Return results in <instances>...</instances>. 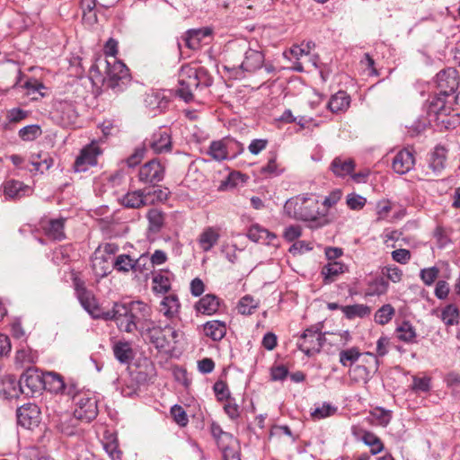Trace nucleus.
Segmentation results:
<instances>
[{
    "instance_id": "f257e3e1",
    "label": "nucleus",
    "mask_w": 460,
    "mask_h": 460,
    "mask_svg": "<svg viewBox=\"0 0 460 460\" xmlns=\"http://www.w3.org/2000/svg\"><path fill=\"white\" fill-rule=\"evenodd\" d=\"M149 310V307L140 301L133 302L129 306L116 303L111 310L106 311L104 319L113 320L121 332L131 333L136 330L140 331V327L145 325V321L141 322V318L146 320Z\"/></svg>"
},
{
    "instance_id": "f03ea898",
    "label": "nucleus",
    "mask_w": 460,
    "mask_h": 460,
    "mask_svg": "<svg viewBox=\"0 0 460 460\" xmlns=\"http://www.w3.org/2000/svg\"><path fill=\"white\" fill-rule=\"evenodd\" d=\"M229 58L235 61L234 67L238 66L243 71L254 72L262 67L265 60L262 47L258 41L238 40L228 44Z\"/></svg>"
},
{
    "instance_id": "7ed1b4c3",
    "label": "nucleus",
    "mask_w": 460,
    "mask_h": 460,
    "mask_svg": "<svg viewBox=\"0 0 460 460\" xmlns=\"http://www.w3.org/2000/svg\"><path fill=\"white\" fill-rule=\"evenodd\" d=\"M177 94L189 102L193 99V91L199 87L211 85L212 78L204 67L185 65L179 72Z\"/></svg>"
},
{
    "instance_id": "20e7f679",
    "label": "nucleus",
    "mask_w": 460,
    "mask_h": 460,
    "mask_svg": "<svg viewBox=\"0 0 460 460\" xmlns=\"http://www.w3.org/2000/svg\"><path fill=\"white\" fill-rule=\"evenodd\" d=\"M177 324L168 323L164 326L156 325L152 321L145 320V325L140 327L141 334L158 349H170L179 341L181 332Z\"/></svg>"
},
{
    "instance_id": "39448f33",
    "label": "nucleus",
    "mask_w": 460,
    "mask_h": 460,
    "mask_svg": "<svg viewBox=\"0 0 460 460\" xmlns=\"http://www.w3.org/2000/svg\"><path fill=\"white\" fill-rule=\"evenodd\" d=\"M284 214L298 221H315L319 216V201L312 194H301L288 199L284 204Z\"/></svg>"
},
{
    "instance_id": "423d86ee",
    "label": "nucleus",
    "mask_w": 460,
    "mask_h": 460,
    "mask_svg": "<svg viewBox=\"0 0 460 460\" xmlns=\"http://www.w3.org/2000/svg\"><path fill=\"white\" fill-rule=\"evenodd\" d=\"M450 100H443L439 96H434L429 101L428 115L429 122H435L440 128H455L459 121L458 114L450 117L453 105Z\"/></svg>"
},
{
    "instance_id": "0eeeda50",
    "label": "nucleus",
    "mask_w": 460,
    "mask_h": 460,
    "mask_svg": "<svg viewBox=\"0 0 460 460\" xmlns=\"http://www.w3.org/2000/svg\"><path fill=\"white\" fill-rule=\"evenodd\" d=\"M101 66H104L105 68L104 82L107 86L112 89L118 87L122 90L123 86L129 81L128 67L117 58L100 60L99 64L93 66V69L94 67L98 69Z\"/></svg>"
},
{
    "instance_id": "6e6552de",
    "label": "nucleus",
    "mask_w": 460,
    "mask_h": 460,
    "mask_svg": "<svg viewBox=\"0 0 460 460\" xmlns=\"http://www.w3.org/2000/svg\"><path fill=\"white\" fill-rule=\"evenodd\" d=\"M438 93L436 96L441 97L443 100H450L452 103H458V95L455 93L459 85L458 72L448 67L440 71L436 77Z\"/></svg>"
},
{
    "instance_id": "1a4fd4ad",
    "label": "nucleus",
    "mask_w": 460,
    "mask_h": 460,
    "mask_svg": "<svg viewBox=\"0 0 460 460\" xmlns=\"http://www.w3.org/2000/svg\"><path fill=\"white\" fill-rule=\"evenodd\" d=\"M74 417L82 421L90 422L98 414L97 401L90 393H77L74 395Z\"/></svg>"
},
{
    "instance_id": "9d476101",
    "label": "nucleus",
    "mask_w": 460,
    "mask_h": 460,
    "mask_svg": "<svg viewBox=\"0 0 460 460\" xmlns=\"http://www.w3.org/2000/svg\"><path fill=\"white\" fill-rule=\"evenodd\" d=\"M325 342L324 334L317 326H311L305 330L298 342L299 349L306 356L311 357L319 353Z\"/></svg>"
},
{
    "instance_id": "9b49d317",
    "label": "nucleus",
    "mask_w": 460,
    "mask_h": 460,
    "mask_svg": "<svg viewBox=\"0 0 460 460\" xmlns=\"http://www.w3.org/2000/svg\"><path fill=\"white\" fill-rule=\"evenodd\" d=\"M243 151V146L233 139H225L213 141L210 144L208 154L217 161H222L228 158H234L237 154Z\"/></svg>"
},
{
    "instance_id": "f8f14e48",
    "label": "nucleus",
    "mask_w": 460,
    "mask_h": 460,
    "mask_svg": "<svg viewBox=\"0 0 460 460\" xmlns=\"http://www.w3.org/2000/svg\"><path fill=\"white\" fill-rule=\"evenodd\" d=\"M22 394L27 396L44 390V374L40 372L37 368L28 367L20 377Z\"/></svg>"
},
{
    "instance_id": "ddd939ff",
    "label": "nucleus",
    "mask_w": 460,
    "mask_h": 460,
    "mask_svg": "<svg viewBox=\"0 0 460 460\" xmlns=\"http://www.w3.org/2000/svg\"><path fill=\"white\" fill-rule=\"evenodd\" d=\"M165 167L158 159H152L138 171V180L145 184L155 185L164 178Z\"/></svg>"
},
{
    "instance_id": "4468645a",
    "label": "nucleus",
    "mask_w": 460,
    "mask_h": 460,
    "mask_svg": "<svg viewBox=\"0 0 460 460\" xmlns=\"http://www.w3.org/2000/svg\"><path fill=\"white\" fill-rule=\"evenodd\" d=\"M101 154L100 147L94 142L86 146L81 150L76 157L74 168L75 172H85L90 166L97 164V156Z\"/></svg>"
},
{
    "instance_id": "2eb2a0df",
    "label": "nucleus",
    "mask_w": 460,
    "mask_h": 460,
    "mask_svg": "<svg viewBox=\"0 0 460 460\" xmlns=\"http://www.w3.org/2000/svg\"><path fill=\"white\" fill-rule=\"evenodd\" d=\"M146 145L150 147L154 153L162 154L172 151V136L169 128H159L155 131Z\"/></svg>"
},
{
    "instance_id": "dca6fc26",
    "label": "nucleus",
    "mask_w": 460,
    "mask_h": 460,
    "mask_svg": "<svg viewBox=\"0 0 460 460\" xmlns=\"http://www.w3.org/2000/svg\"><path fill=\"white\" fill-rule=\"evenodd\" d=\"M17 421L25 429H33L40 421V408L34 403H27L17 410Z\"/></svg>"
},
{
    "instance_id": "f3484780",
    "label": "nucleus",
    "mask_w": 460,
    "mask_h": 460,
    "mask_svg": "<svg viewBox=\"0 0 460 460\" xmlns=\"http://www.w3.org/2000/svg\"><path fill=\"white\" fill-rule=\"evenodd\" d=\"M77 298L84 307V309L93 317V318H102L104 319V314L106 312L102 311L99 306L94 296L84 288H76Z\"/></svg>"
},
{
    "instance_id": "a211bd4d",
    "label": "nucleus",
    "mask_w": 460,
    "mask_h": 460,
    "mask_svg": "<svg viewBox=\"0 0 460 460\" xmlns=\"http://www.w3.org/2000/svg\"><path fill=\"white\" fill-rule=\"evenodd\" d=\"M181 304L176 295L165 296L160 302L159 312L171 321V323L177 324L180 321Z\"/></svg>"
},
{
    "instance_id": "6ab92c4d",
    "label": "nucleus",
    "mask_w": 460,
    "mask_h": 460,
    "mask_svg": "<svg viewBox=\"0 0 460 460\" xmlns=\"http://www.w3.org/2000/svg\"><path fill=\"white\" fill-rule=\"evenodd\" d=\"M121 204L129 208H139L155 203L154 199H149L146 189L128 191L120 199Z\"/></svg>"
},
{
    "instance_id": "aec40b11",
    "label": "nucleus",
    "mask_w": 460,
    "mask_h": 460,
    "mask_svg": "<svg viewBox=\"0 0 460 460\" xmlns=\"http://www.w3.org/2000/svg\"><path fill=\"white\" fill-rule=\"evenodd\" d=\"M66 218L59 217L55 219H42L40 221V227L44 234L53 240H63L65 235L64 226Z\"/></svg>"
},
{
    "instance_id": "412c9836",
    "label": "nucleus",
    "mask_w": 460,
    "mask_h": 460,
    "mask_svg": "<svg viewBox=\"0 0 460 460\" xmlns=\"http://www.w3.org/2000/svg\"><path fill=\"white\" fill-rule=\"evenodd\" d=\"M414 164L413 153L405 148L395 155L393 159L392 167L396 173L404 174L413 168Z\"/></svg>"
},
{
    "instance_id": "4be33fe9",
    "label": "nucleus",
    "mask_w": 460,
    "mask_h": 460,
    "mask_svg": "<svg viewBox=\"0 0 460 460\" xmlns=\"http://www.w3.org/2000/svg\"><path fill=\"white\" fill-rule=\"evenodd\" d=\"M447 149L444 146H438L435 147L432 152L429 163V169L431 170V174L433 176H438L441 173V172L446 167V160H447ZM426 176H430V173L427 172L425 173Z\"/></svg>"
},
{
    "instance_id": "5701e85b",
    "label": "nucleus",
    "mask_w": 460,
    "mask_h": 460,
    "mask_svg": "<svg viewBox=\"0 0 460 460\" xmlns=\"http://www.w3.org/2000/svg\"><path fill=\"white\" fill-rule=\"evenodd\" d=\"M22 394L21 382L13 376H5L0 381V394L6 399L16 398Z\"/></svg>"
},
{
    "instance_id": "b1692460",
    "label": "nucleus",
    "mask_w": 460,
    "mask_h": 460,
    "mask_svg": "<svg viewBox=\"0 0 460 460\" xmlns=\"http://www.w3.org/2000/svg\"><path fill=\"white\" fill-rule=\"evenodd\" d=\"M350 104V97L344 91H339L332 95L327 102V109L332 113L345 112Z\"/></svg>"
},
{
    "instance_id": "393cba45",
    "label": "nucleus",
    "mask_w": 460,
    "mask_h": 460,
    "mask_svg": "<svg viewBox=\"0 0 460 460\" xmlns=\"http://www.w3.org/2000/svg\"><path fill=\"white\" fill-rule=\"evenodd\" d=\"M219 237L218 229L212 226L205 228L198 238L199 248L203 252L210 251L217 243Z\"/></svg>"
},
{
    "instance_id": "a878e982",
    "label": "nucleus",
    "mask_w": 460,
    "mask_h": 460,
    "mask_svg": "<svg viewBox=\"0 0 460 460\" xmlns=\"http://www.w3.org/2000/svg\"><path fill=\"white\" fill-rule=\"evenodd\" d=\"M210 34L211 30L208 28L192 29L189 30L181 40L187 48L196 49L199 47L200 41Z\"/></svg>"
},
{
    "instance_id": "bb28decb",
    "label": "nucleus",
    "mask_w": 460,
    "mask_h": 460,
    "mask_svg": "<svg viewBox=\"0 0 460 460\" xmlns=\"http://www.w3.org/2000/svg\"><path fill=\"white\" fill-rule=\"evenodd\" d=\"M4 194L7 199H20L27 194L30 190L29 186L22 181L9 180L3 185Z\"/></svg>"
},
{
    "instance_id": "cd10ccee",
    "label": "nucleus",
    "mask_w": 460,
    "mask_h": 460,
    "mask_svg": "<svg viewBox=\"0 0 460 460\" xmlns=\"http://www.w3.org/2000/svg\"><path fill=\"white\" fill-rule=\"evenodd\" d=\"M205 335L217 341L222 340L226 333V325L221 321H209L204 324Z\"/></svg>"
},
{
    "instance_id": "c85d7f7f",
    "label": "nucleus",
    "mask_w": 460,
    "mask_h": 460,
    "mask_svg": "<svg viewBox=\"0 0 460 460\" xmlns=\"http://www.w3.org/2000/svg\"><path fill=\"white\" fill-rule=\"evenodd\" d=\"M196 310L203 314H213L219 307V299L214 295H206L196 304Z\"/></svg>"
},
{
    "instance_id": "c756f323",
    "label": "nucleus",
    "mask_w": 460,
    "mask_h": 460,
    "mask_svg": "<svg viewBox=\"0 0 460 460\" xmlns=\"http://www.w3.org/2000/svg\"><path fill=\"white\" fill-rule=\"evenodd\" d=\"M355 168V164L351 159H342L336 157L331 164V170L338 177H345L351 174Z\"/></svg>"
},
{
    "instance_id": "7c9ffc66",
    "label": "nucleus",
    "mask_w": 460,
    "mask_h": 460,
    "mask_svg": "<svg viewBox=\"0 0 460 460\" xmlns=\"http://www.w3.org/2000/svg\"><path fill=\"white\" fill-rule=\"evenodd\" d=\"M396 338L405 343L416 342L417 332L410 322L404 321L395 329Z\"/></svg>"
},
{
    "instance_id": "2f4dec72",
    "label": "nucleus",
    "mask_w": 460,
    "mask_h": 460,
    "mask_svg": "<svg viewBox=\"0 0 460 460\" xmlns=\"http://www.w3.org/2000/svg\"><path fill=\"white\" fill-rule=\"evenodd\" d=\"M92 266L95 274L101 277L106 276L110 272V263L105 254L102 253V249L99 247L92 259Z\"/></svg>"
},
{
    "instance_id": "473e14b6",
    "label": "nucleus",
    "mask_w": 460,
    "mask_h": 460,
    "mask_svg": "<svg viewBox=\"0 0 460 460\" xmlns=\"http://www.w3.org/2000/svg\"><path fill=\"white\" fill-rule=\"evenodd\" d=\"M45 388L51 393L58 394L66 389V385L62 376L55 372H47L44 374Z\"/></svg>"
},
{
    "instance_id": "72a5a7b5",
    "label": "nucleus",
    "mask_w": 460,
    "mask_h": 460,
    "mask_svg": "<svg viewBox=\"0 0 460 460\" xmlns=\"http://www.w3.org/2000/svg\"><path fill=\"white\" fill-rule=\"evenodd\" d=\"M172 274L166 271H161L153 278V289L155 293L164 294L171 288Z\"/></svg>"
},
{
    "instance_id": "f704fd0d",
    "label": "nucleus",
    "mask_w": 460,
    "mask_h": 460,
    "mask_svg": "<svg viewBox=\"0 0 460 460\" xmlns=\"http://www.w3.org/2000/svg\"><path fill=\"white\" fill-rule=\"evenodd\" d=\"M248 237L252 242H261L270 243L272 240L276 239V235L269 230L260 226L259 225L252 226L248 231Z\"/></svg>"
},
{
    "instance_id": "c9c22d12",
    "label": "nucleus",
    "mask_w": 460,
    "mask_h": 460,
    "mask_svg": "<svg viewBox=\"0 0 460 460\" xmlns=\"http://www.w3.org/2000/svg\"><path fill=\"white\" fill-rule=\"evenodd\" d=\"M115 358L123 364L128 363L133 358V350L128 341H119L113 346Z\"/></svg>"
},
{
    "instance_id": "e433bc0d",
    "label": "nucleus",
    "mask_w": 460,
    "mask_h": 460,
    "mask_svg": "<svg viewBox=\"0 0 460 460\" xmlns=\"http://www.w3.org/2000/svg\"><path fill=\"white\" fill-rule=\"evenodd\" d=\"M211 431L221 449L227 446H237V440L230 433L223 431L220 426L213 424Z\"/></svg>"
},
{
    "instance_id": "4c0bfd02",
    "label": "nucleus",
    "mask_w": 460,
    "mask_h": 460,
    "mask_svg": "<svg viewBox=\"0 0 460 460\" xmlns=\"http://www.w3.org/2000/svg\"><path fill=\"white\" fill-rule=\"evenodd\" d=\"M341 310L348 319H354L356 317L363 318L368 316L371 313V308L363 304L344 305L341 307Z\"/></svg>"
},
{
    "instance_id": "58836bf2",
    "label": "nucleus",
    "mask_w": 460,
    "mask_h": 460,
    "mask_svg": "<svg viewBox=\"0 0 460 460\" xmlns=\"http://www.w3.org/2000/svg\"><path fill=\"white\" fill-rule=\"evenodd\" d=\"M148 220V229L151 232L158 233L164 223V214L158 208H151L146 214Z\"/></svg>"
},
{
    "instance_id": "ea45409f",
    "label": "nucleus",
    "mask_w": 460,
    "mask_h": 460,
    "mask_svg": "<svg viewBox=\"0 0 460 460\" xmlns=\"http://www.w3.org/2000/svg\"><path fill=\"white\" fill-rule=\"evenodd\" d=\"M388 281L383 277H376L368 281L367 289L366 292L367 296H381L388 290Z\"/></svg>"
},
{
    "instance_id": "a19ab883",
    "label": "nucleus",
    "mask_w": 460,
    "mask_h": 460,
    "mask_svg": "<svg viewBox=\"0 0 460 460\" xmlns=\"http://www.w3.org/2000/svg\"><path fill=\"white\" fill-rule=\"evenodd\" d=\"M278 155L270 152L268 162L261 169V173L271 177L279 176L284 172V168L277 162Z\"/></svg>"
},
{
    "instance_id": "79ce46f5",
    "label": "nucleus",
    "mask_w": 460,
    "mask_h": 460,
    "mask_svg": "<svg viewBox=\"0 0 460 460\" xmlns=\"http://www.w3.org/2000/svg\"><path fill=\"white\" fill-rule=\"evenodd\" d=\"M394 314V307L390 304H385L376 310L374 320L379 325H385L393 319Z\"/></svg>"
},
{
    "instance_id": "37998d69",
    "label": "nucleus",
    "mask_w": 460,
    "mask_h": 460,
    "mask_svg": "<svg viewBox=\"0 0 460 460\" xmlns=\"http://www.w3.org/2000/svg\"><path fill=\"white\" fill-rule=\"evenodd\" d=\"M344 271V264L339 261H330L323 267L322 275L324 277L325 282L331 283L334 278Z\"/></svg>"
},
{
    "instance_id": "c03bdc74",
    "label": "nucleus",
    "mask_w": 460,
    "mask_h": 460,
    "mask_svg": "<svg viewBox=\"0 0 460 460\" xmlns=\"http://www.w3.org/2000/svg\"><path fill=\"white\" fill-rule=\"evenodd\" d=\"M441 320L447 326L456 325L459 322V310L455 305H447L441 313Z\"/></svg>"
},
{
    "instance_id": "a18cd8bd",
    "label": "nucleus",
    "mask_w": 460,
    "mask_h": 460,
    "mask_svg": "<svg viewBox=\"0 0 460 460\" xmlns=\"http://www.w3.org/2000/svg\"><path fill=\"white\" fill-rule=\"evenodd\" d=\"M38 360V354L36 351L29 348H22L17 350L15 354V362L17 364H33Z\"/></svg>"
},
{
    "instance_id": "49530a36",
    "label": "nucleus",
    "mask_w": 460,
    "mask_h": 460,
    "mask_svg": "<svg viewBox=\"0 0 460 460\" xmlns=\"http://www.w3.org/2000/svg\"><path fill=\"white\" fill-rule=\"evenodd\" d=\"M362 441L370 447L372 455H376L384 449L381 439L371 432H365L362 437Z\"/></svg>"
},
{
    "instance_id": "de8ad7c7",
    "label": "nucleus",
    "mask_w": 460,
    "mask_h": 460,
    "mask_svg": "<svg viewBox=\"0 0 460 460\" xmlns=\"http://www.w3.org/2000/svg\"><path fill=\"white\" fill-rule=\"evenodd\" d=\"M360 355H361L360 352L355 347L348 349H343V350L340 351V353H339L340 363L343 367L350 366L353 363H355L356 361H358Z\"/></svg>"
},
{
    "instance_id": "09e8293b",
    "label": "nucleus",
    "mask_w": 460,
    "mask_h": 460,
    "mask_svg": "<svg viewBox=\"0 0 460 460\" xmlns=\"http://www.w3.org/2000/svg\"><path fill=\"white\" fill-rule=\"evenodd\" d=\"M133 260L129 255L119 254L112 261L113 268L120 272L133 271Z\"/></svg>"
},
{
    "instance_id": "8fccbe9b",
    "label": "nucleus",
    "mask_w": 460,
    "mask_h": 460,
    "mask_svg": "<svg viewBox=\"0 0 460 460\" xmlns=\"http://www.w3.org/2000/svg\"><path fill=\"white\" fill-rule=\"evenodd\" d=\"M76 419L72 418L69 414L63 415L57 424L58 429L66 436H72L75 433V425L74 421Z\"/></svg>"
},
{
    "instance_id": "3c124183",
    "label": "nucleus",
    "mask_w": 460,
    "mask_h": 460,
    "mask_svg": "<svg viewBox=\"0 0 460 460\" xmlns=\"http://www.w3.org/2000/svg\"><path fill=\"white\" fill-rule=\"evenodd\" d=\"M258 307V302L251 296H244L238 303V312L242 314H252Z\"/></svg>"
},
{
    "instance_id": "603ef678",
    "label": "nucleus",
    "mask_w": 460,
    "mask_h": 460,
    "mask_svg": "<svg viewBox=\"0 0 460 460\" xmlns=\"http://www.w3.org/2000/svg\"><path fill=\"white\" fill-rule=\"evenodd\" d=\"M438 268L433 266L422 269L420 272V278L426 286H431L438 277Z\"/></svg>"
},
{
    "instance_id": "864d4df0",
    "label": "nucleus",
    "mask_w": 460,
    "mask_h": 460,
    "mask_svg": "<svg viewBox=\"0 0 460 460\" xmlns=\"http://www.w3.org/2000/svg\"><path fill=\"white\" fill-rule=\"evenodd\" d=\"M336 408L329 403H323L321 406L316 407L311 413L314 420H321L330 417L334 414Z\"/></svg>"
},
{
    "instance_id": "5fc2aeb1",
    "label": "nucleus",
    "mask_w": 460,
    "mask_h": 460,
    "mask_svg": "<svg viewBox=\"0 0 460 460\" xmlns=\"http://www.w3.org/2000/svg\"><path fill=\"white\" fill-rule=\"evenodd\" d=\"M40 134V128L37 125H29L19 130V137L25 141L34 140Z\"/></svg>"
},
{
    "instance_id": "6e6d98bb",
    "label": "nucleus",
    "mask_w": 460,
    "mask_h": 460,
    "mask_svg": "<svg viewBox=\"0 0 460 460\" xmlns=\"http://www.w3.org/2000/svg\"><path fill=\"white\" fill-rule=\"evenodd\" d=\"M366 203V198L356 193H350L346 198V204L352 210L362 209Z\"/></svg>"
},
{
    "instance_id": "4d7b16f0",
    "label": "nucleus",
    "mask_w": 460,
    "mask_h": 460,
    "mask_svg": "<svg viewBox=\"0 0 460 460\" xmlns=\"http://www.w3.org/2000/svg\"><path fill=\"white\" fill-rule=\"evenodd\" d=\"M369 371L367 367L358 365L349 370V376L355 382L364 381L367 382L368 379Z\"/></svg>"
},
{
    "instance_id": "13d9d810",
    "label": "nucleus",
    "mask_w": 460,
    "mask_h": 460,
    "mask_svg": "<svg viewBox=\"0 0 460 460\" xmlns=\"http://www.w3.org/2000/svg\"><path fill=\"white\" fill-rule=\"evenodd\" d=\"M382 274L386 276L389 280L398 283L402 280V270L394 265H387L382 269Z\"/></svg>"
},
{
    "instance_id": "bf43d9fd",
    "label": "nucleus",
    "mask_w": 460,
    "mask_h": 460,
    "mask_svg": "<svg viewBox=\"0 0 460 460\" xmlns=\"http://www.w3.org/2000/svg\"><path fill=\"white\" fill-rule=\"evenodd\" d=\"M171 414L173 417L175 422L180 426L184 427L188 424V416L181 406L177 404L173 405L171 408Z\"/></svg>"
},
{
    "instance_id": "052dcab7",
    "label": "nucleus",
    "mask_w": 460,
    "mask_h": 460,
    "mask_svg": "<svg viewBox=\"0 0 460 460\" xmlns=\"http://www.w3.org/2000/svg\"><path fill=\"white\" fill-rule=\"evenodd\" d=\"M151 265L149 257L146 254H142L137 259L133 260V272L144 273L145 270H150Z\"/></svg>"
},
{
    "instance_id": "680f3d73",
    "label": "nucleus",
    "mask_w": 460,
    "mask_h": 460,
    "mask_svg": "<svg viewBox=\"0 0 460 460\" xmlns=\"http://www.w3.org/2000/svg\"><path fill=\"white\" fill-rule=\"evenodd\" d=\"M96 6L95 0H82L81 8L83 10L84 18L96 21V14L93 13Z\"/></svg>"
},
{
    "instance_id": "e2e57ef3",
    "label": "nucleus",
    "mask_w": 460,
    "mask_h": 460,
    "mask_svg": "<svg viewBox=\"0 0 460 460\" xmlns=\"http://www.w3.org/2000/svg\"><path fill=\"white\" fill-rule=\"evenodd\" d=\"M411 388L415 392H428L430 389V378L429 377H413Z\"/></svg>"
},
{
    "instance_id": "0e129e2a",
    "label": "nucleus",
    "mask_w": 460,
    "mask_h": 460,
    "mask_svg": "<svg viewBox=\"0 0 460 460\" xmlns=\"http://www.w3.org/2000/svg\"><path fill=\"white\" fill-rule=\"evenodd\" d=\"M342 192L340 189L332 190L328 196H326L323 201V205L330 208L336 205L341 199Z\"/></svg>"
},
{
    "instance_id": "69168bd1",
    "label": "nucleus",
    "mask_w": 460,
    "mask_h": 460,
    "mask_svg": "<svg viewBox=\"0 0 460 460\" xmlns=\"http://www.w3.org/2000/svg\"><path fill=\"white\" fill-rule=\"evenodd\" d=\"M392 258L398 263L406 264L411 260V252L407 249H397L392 252Z\"/></svg>"
},
{
    "instance_id": "338daca9",
    "label": "nucleus",
    "mask_w": 460,
    "mask_h": 460,
    "mask_svg": "<svg viewBox=\"0 0 460 460\" xmlns=\"http://www.w3.org/2000/svg\"><path fill=\"white\" fill-rule=\"evenodd\" d=\"M267 145H268L267 139H262V138L253 139L250 143V145L248 146V150L251 154L257 155L267 147Z\"/></svg>"
},
{
    "instance_id": "774afa93",
    "label": "nucleus",
    "mask_w": 460,
    "mask_h": 460,
    "mask_svg": "<svg viewBox=\"0 0 460 460\" xmlns=\"http://www.w3.org/2000/svg\"><path fill=\"white\" fill-rule=\"evenodd\" d=\"M221 450L223 452L224 460H241L238 445L227 446Z\"/></svg>"
}]
</instances>
